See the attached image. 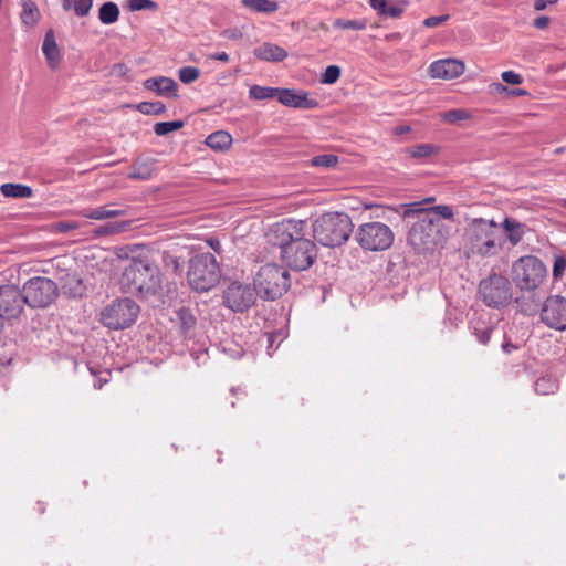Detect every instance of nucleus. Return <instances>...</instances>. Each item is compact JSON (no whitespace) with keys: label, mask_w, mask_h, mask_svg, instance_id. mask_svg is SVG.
I'll list each match as a JSON object with an SVG mask.
<instances>
[{"label":"nucleus","mask_w":566,"mask_h":566,"mask_svg":"<svg viewBox=\"0 0 566 566\" xmlns=\"http://www.w3.org/2000/svg\"><path fill=\"white\" fill-rule=\"evenodd\" d=\"M209 244L214 251L219 252L220 242L218 240H209Z\"/></svg>","instance_id":"62"},{"label":"nucleus","mask_w":566,"mask_h":566,"mask_svg":"<svg viewBox=\"0 0 566 566\" xmlns=\"http://www.w3.org/2000/svg\"><path fill=\"white\" fill-rule=\"evenodd\" d=\"M63 290L72 297L82 296L84 293V286L82 280L77 274H67Z\"/></svg>","instance_id":"33"},{"label":"nucleus","mask_w":566,"mask_h":566,"mask_svg":"<svg viewBox=\"0 0 566 566\" xmlns=\"http://www.w3.org/2000/svg\"><path fill=\"white\" fill-rule=\"evenodd\" d=\"M334 28L342 30H356L361 31L367 28V23L365 20H344L336 19L333 23Z\"/></svg>","instance_id":"41"},{"label":"nucleus","mask_w":566,"mask_h":566,"mask_svg":"<svg viewBox=\"0 0 566 566\" xmlns=\"http://www.w3.org/2000/svg\"><path fill=\"white\" fill-rule=\"evenodd\" d=\"M277 87L252 85L249 90V97L256 101L276 98Z\"/></svg>","instance_id":"34"},{"label":"nucleus","mask_w":566,"mask_h":566,"mask_svg":"<svg viewBox=\"0 0 566 566\" xmlns=\"http://www.w3.org/2000/svg\"><path fill=\"white\" fill-rule=\"evenodd\" d=\"M276 99L286 107L313 109L318 106V102L308 98V94L304 91H295L291 88H279Z\"/></svg>","instance_id":"16"},{"label":"nucleus","mask_w":566,"mask_h":566,"mask_svg":"<svg viewBox=\"0 0 566 566\" xmlns=\"http://www.w3.org/2000/svg\"><path fill=\"white\" fill-rule=\"evenodd\" d=\"M340 67L337 65H329L325 69L321 83L323 84H334L340 76Z\"/></svg>","instance_id":"45"},{"label":"nucleus","mask_w":566,"mask_h":566,"mask_svg":"<svg viewBox=\"0 0 566 566\" xmlns=\"http://www.w3.org/2000/svg\"><path fill=\"white\" fill-rule=\"evenodd\" d=\"M154 169L155 160L153 158L139 157L134 161L128 177L132 179L148 180L151 178Z\"/></svg>","instance_id":"25"},{"label":"nucleus","mask_w":566,"mask_h":566,"mask_svg":"<svg viewBox=\"0 0 566 566\" xmlns=\"http://www.w3.org/2000/svg\"><path fill=\"white\" fill-rule=\"evenodd\" d=\"M127 71V66L123 63H117L112 67V74L116 76H124L126 75Z\"/></svg>","instance_id":"55"},{"label":"nucleus","mask_w":566,"mask_h":566,"mask_svg":"<svg viewBox=\"0 0 566 566\" xmlns=\"http://www.w3.org/2000/svg\"><path fill=\"white\" fill-rule=\"evenodd\" d=\"M548 24H549V18L546 15H539L536 19H534V21H533V25L539 30L547 28Z\"/></svg>","instance_id":"54"},{"label":"nucleus","mask_w":566,"mask_h":566,"mask_svg":"<svg viewBox=\"0 0 566 566\" xmlns=\"http://www.w3.org/2000/svg\"><path fill=\"white\" fill-rule=\"evenodd\" d=\"M42 51L49 67L55 70L61 62V52L52 30H49L44 35Z\"/></svg>","instance_id":"21"},{"label":"nucleus","mask_w":566,"mask_h":566,"mask_svg":"<svg viewBox=\"0 0 566 566\" xmlns=\"http://www.w3.org/2000/svg\"><path fill=\"white\" fill-rule=\"evenodd\" d=\"M512 93L514 95H518V96L526 95V91H524V90H514V91H512Z\"/></svg>","instance_id":"64"},{"label":"nucleus","mask_w":566,"mask_h":566,"mask_svg":"<svg viewBox=\"0 0 566 566\" xmlns=\"http://www.w3.org/2000/svg\"><path fill=\"white\" fill-rule=\"evenodd\" d=\"M25 303L18 286L12 284L0 286V314L3 321L18 318Z\"/></svg>","instance_id":"15"},{"label":"nucleus","mask_w":566,"mask_h":566,"mask_svg":"<svg viewBox=\"0 0 566 566\" xmlns=\"http://www.w3.org/2000/svg\"><path fill=\"white\" fill-rule=\"evenodd\" d=\"M406 153L412 158H428L438 153V147L431 144H420L407 148Z\"/></svg>","instance_id":"35"},{"label":"nucleus","mask_w":566,"mask_h":566,"mask_svg":"<svg viewBox=\"0 0 566 566\" xmlns=\"http://www.w3.org/2000/svg\"><path fill=\"white\" fill-rule=\"evenodd\" d=\"M417 220L408 232V244L420 254H432L441 249L447 240V234L439 218L430 212L415 213Z\"/></svg>","instance_id":"3"},{"label":"nucleus","mask_w":566,"mask_h":566,"mask_svg":"<svg viewBox=\"0 0 566 566\" xmlns=\"http://www.w3.org/2000/svg\"><path fill=\"white\" fill-rule=\"evenodd\" d=\"M290 283L287 270L275 263L262 265L254 277L259 295L271 301L281 297L289 290Z\"/></svg>","instance_id":"8"},{"label":"nucleus","mask_w":566,"mask_h":566,"mask_svg":"<svg viewBox=\"0 0 566 566\" xmlns=\"http://www.w3.org/2000/svg\"><path fill=\"white\" fill-rule=\"evenodd\" d=\"M472 253L482 258L496 255L502 244L497 241V223L494 220L475 218L465 232Z\"/></svg>","instance_id":"5"},{"label":"nucleus","mask_w":566,"mask_h":566,"mask_svg":"<svg viewBox=\"0 0 566 566\" xmlns=\"http://www.w3.org/2000/svg\"><path fill=\"white\" fill-rule=\"evenodd\" d=\"M220 268L212 253H199L189 261L187 280L190 287L197 292H207L214 287L220 280Z\"/></svg>","instance_id":"7"},{"label":"nucleus","mask_w":566,"mask_h":566,"mask_svg":"<svg viewBox=\"0 0 566 566\" xmlns=\"http://www.w3.org/2000/svg\"><path fill=\"white\" fill-rule=\"evenodd\" d=\"M119 14L118 6L113 1L104 2L98 9V19L101 23L106 25L117 22Z\"/></svg>","instance_id":"28"},{"label":"nucleus","mask_w":566,"mask_h":566,"mask_svg":"<svg viewBox=\"0 0 566 566\" xmlns=\"http://www.w3.org/2000/svg\"><path fill=\"white\" fill-rule=\"evenodd\" d=\"M465 65L458 59H442L430 64L429 72L433 78L452 80L464 73Z\"/></svg>","instance_id":"17"},{"label":"nucleus","mask_w":566,"mask_h":566,"mask_svg":"<svg viewBox=\"0 0 566 566\" xmlns=\"http://www.w3.org/2000/svg\"><path fill=\"white\" fill-rule=\"evenodd\" d=\"M108 381L107 378H99L97 381L94 382V388L95 389H101L103 387L104 384H106Z\"/></svg>","instance_id":"60"},{"label":"nucleus","mask_w":566,"mask_h":566,"mask_svg":"<svg viewBox=\"0 0 566 566\" xmlns=\"http://www.w3.org/2000/svg\"><path fill=\"white\" fill-rule=\"evenodd\" d=\"M224 352H229V355L234 358V359H238L240 357H242L243 355V349L239 346H234V348H229V349H223Z\"/></svg>","instance_id":"58"},{"label":"nucleus","mask_w":566,"mask_h":566,"mask_svg":"<svg viewBox=\"0 0 566 566\" xmlns=\"http://www.w3.org/2000/svg\"><path fill=\"white\" fill-rule=\"evenodd\" d=\"M284 337L285 336L283 335L282 332H274V333L268 334V343H269V345L266 347V352H268L269 355H272V353H273V345L275 343H277V342H279V344H281L282 340L284 339Z\"/></svg>","instance_id":"51"},{"label":"nucleus","mask_w":566,"mask_h":566,"mask_svg":"<svg viewBox=\"0 0 566 566\" xmlns=\"http://www.w3.org/2000/svg\"><path fill=\"white\" fill-rule=\"evenodd\" d=\"M470 118V114L463 108L450 109L441 114V119L449 124H455Z\"/></svg>","instance_id":"40"},{"label":"nucleus","mask_w":566,"mask_h":566,"mask_svg":"<svg viewBox=\"0 0 566 566\" xmlns=\"http://www.w3.org/2000/svg\"><path fill=\"white\" fill-rule=\"evenodd\" d=\"M59 232L66 233L78 228V223L74 221H61L55 224Z\"/></svg>","instance_id":"52"},{"label":"nucleus","mask_w":566,"mask_h":566,"mask_svg":"<svg viewBox=\"0 0 566 566\" xmlns=\"http://www.w3.org/2000/svg\"><path fill=\"white\" fill-rule=\"evenodd\" d=\"M501 227L512 247H516L523 240L527 230V226L525 223L520 222L512 217H505Z\"/></svg>","instance_id":"19"},{"label":"nucleus","mask_w":566,"mask_h":566,"mask_svg":"<svg viewBox=\"0 0 566 566\" xmlns=\"http://www.w3.org/2000/svg\"><path fill=\"white\" fill-rule=\"evenodd\" d=\"M62 6L64 10H72L76 17L83 18L90 13L93 0H63Z\"/></svg>","instance_id":"30"},{"label":"nucleus","mask_w":566,"mask_h":566,"mask_svg":"<svg viewBox=\"0 0 566 566\" xmlns=\"http://www.w3.org/2000/svg\"><path fill=\"white\" fill-rule=\"evenodd\" d=\"M0 190L8 198H31L33 195L31 187L21 184H3Z\"/></svg>","instance_id":"29"},{"label":"nucleus","mask_w":566,"mask_h":566,"mask_svg":"<svg viewBox=\"0 0 566 566\" xmlns=\"http://www.w3.org/2000/svg\"><path fill=\"white\" fill-rule=\"evenodd\" d=\"M305 226L303 220L285 219L265 233L266 242L277 248L282 261L295 271L307 270L317 256L315 243L305 238Z\"/></svg>","instance_id":"1"},{"label":"nucleus","mask_w":566,"mask_h":566,"mask_svg":"<svg viewBox=\"0 0 566 566\" xmlns=\"http://www.w3.org/2000/svg\"><path fill=\"white\" fill-rule=\"evenodd\" d=\"M209 59L221 61V62H228L229 61V54L227 52H216L209 55Z\"/></svg>","instance_id":"57"},{"label":"nucleus","mask_w":566,"mask_h":566,"mask_svg":"<svg viewBox=\"0 0 566 566\" xmlns=\"http://www.w3.org/2000/svg\"><path fill=\"white\" fill-rule=\"evenodd\" d=\"M539 317L546 327L558 332L566 331V297L548 296L542 305Z\"/></svg>","instance_id":"14"},{"label":"nucleus","mask_w":566,"mask_h":566,"mask_svg":"<svg viewBox=\"0 0 566 566\" xmlns=\"http://www.w3.org/2000/svg\"><path fill=\"white\" fill-rule=\"evenodd\" d=\"M125 292L140 296L154 295L161 287L159 268L148 259H134L120 279Z\"/></svg>","instance_id":"2"},{"label":"nucleus","mask_w":566,"mask_h":566,"mask_svg":"<svg viewBox=\"0 0 566 566\" xmlns=\"http://www.w3.org/2000/svg\"><path fill=\"white\" fill-rule=\"evenodd\" d=\"M182 126L184 123L181 120L160 122L155 124L154 132L158 136H165L171 132L178 130Z\"/></svg>","instance_id":"42"},{"label":"nucleus","mask_w":566,"mask_h":566,"mask_svg":"<svg viewBox=\"0 0 566 566\" xmlns=\"http://www.w3.org/2000/svg\"><path fill=\"white\" fill-rule=\"evenodd\" d=\"M520 347H521L520 344H514L506 336H504V340L501 345V348L505 354L509 355V354L513 353L514 350H517Z\"/></svg>","instance_id":"53"},{"label":"nucleus","mask_w":566,"mask_h":566,"mask_svg":"<svg viewBox=\"0 0 566 566\" xmlns=\"http://www.w3.org/2000/svg\"><path fill=\"white\" fill-rule=\"evenodd\" d=\"M258 295L251 284L232 281L223 290L222 303L234 313H243L254 305Z\"/></svg>","instance_id":"13"},{"label":"nucleus","mask_w":566,"mask_h":566,"mask_svg":"<svg viewBox=\"0 0 566 566\" xmlns=\"http://www.w3.org/2000/svg\"><path fill=\"white\" fill-rule=\"evenodd\" d=\"M161 261L164 266L172 273H178L181 269V259L172 251H164Z\"/></svg>","instance_id":"37"},{"label":"nucleus","mask_w":566,"mask_h":566,"mask_svg":"<svg viewBox=\"0 0 566 566\" xmlns=\"http://www.w3.org/2000/svg\"><path fill=\"white\" fill-rule=\"evenodd\" d=\"M124 213H125L124 210L107 209L105 207H98L95 209L85 210L83 212V216L87 219L104 220V219H108V218L120 217Z\"/></svg>","instance_id":"32"},{"label":"nucleus","mask_w":566,"mask_h":566,"mask_svg":"<svg viewBox=\"0 0 566 566\" xmlns=\"http://www.w3.org/2000/svg\"><path fill=\"white\" fill-rule=\"evenodd\" d=\"M137 109L144 115H160L166 107L161 102H142L137 105Z\"/></svg>","instance_id":"39"},{"label":"nucleus","mask_w":566,"mask_h":566,"mask_svg":"<svg viewBox=\"0 0 566 566\" xmlns=\"http://www.w3.org/2000/svg\"><path fill=\"white\" fill-rule=\"evenodd\" d=\"M502 80L511 85H517L523 82V78L520 74L515 73L514 71H504L501 74Z\"/></svg>","instance_id":"50"},{"label":"nucleus","mask_w":566,"mask_h":566,"mask_svg":"<svg viewBox=\"0 0 566 566\" xmlns=\"http://www.w3.org/2000/svg\"><path fill=\"white\" fill-rule=\"evenodd\" d=\"M242 4L259 13H272L277 10L279 4L272 0H241Z\"/></svg>","instance_id":"31"},{"label":"nucleus","mask_w":566,"mask_h":566,"mask_svg":"<svg viewBox=\"0 0 566 566\" xmlns=\"http://www.w3.org/2000/svg\"><path fill=\"white\" fill-rule=\"evenodd\" d=\"M479 292L483 302L490 307H501L510 303L512 287L510 281L501 274H491L482 280Z\"/></svg>","instance_id":"12"},{"label":"nucleus","mask_w":566,"mask_h":566,"mask_svg":"<svg viewBox=\"0 0 566 566\" xmlns=\"http://www.w3.org/2000/svg\"><path fill=\"white\" fill-rule=\"evenodd\" d=\"M410 130V127L409 126H399L395 129L396 134H405V133H408Z\"/></svg>","instance_id":"63"},{"label":"nucleus","mask_w":566,"mask_h":566,"mask_svg":"<svg viewBox=\"0 0 566 566\" xmlns=\"http://www.w3.org/2000/svg\"><path fill=\"white\" fill-rule=\"evenodd\" d=\"M139 314L138 304L128 297L116 298L99 313V322L108 329L119 331L132 326Z\"/></svg>","instance_id":"9"},{"label":"nucleus","mask_w":566,"mask_h":566,"mask_svg":"<svg viewBox=\"0 0 566 566\" xmlns=\"http://www.w3.org/2000/svg\"><path fill=\"white\" fill-rule=\"evenodd\" d=\"M144 87L148 91L155 92L159 96L176 97L178 84L171 77L158 76L145 80Z\"/></svg>","instance_id":"18"},{"label":"nucleus","mask_w":566,"mask_h":566,"mask_svg":"<svg viewBox=\"0 0 566 566\" xmlns=\"http://www.w3.org/2000/svg\"><path fill=\"white\" fill-rule=\"evenodd\" d=\"M125 229L124 223H107L104 226H101L94 230V234L97 237L102 235H108L122 232Z\"/></svg>","instance_id":"47"},{"label":"nucleus","mask_w":566,"mask_h":566,"mask_svg":"<svg viewBox=\"0 0 566 566\" xmlns=\"http://www.w3.org/2000/svg\"><path fill=\"white\" fill-rule=\"evenodd\" d=\"M310 163L314 167L328 169V168L335 167L338 164V157L336 155H332V154H324V155L314 156L310 160Z\"/></svg>","instance_id":"38"},{"label":"nucleus","mask_w":566,"mask_h":566,"mask_svg":"<svg viewBox=\"0 0 566 566\" xmlns=\"http://www.w3.org/2000/svg\"><path fill=\"white\" fill-rule=\"evenodd\" d=\"M180 334L188 339L195 336L197 318L188 307H181L176 312Z\"/></svg>","instance_id":"23"},{"label":"nucleus","mask_w":566,"mask_h":566,"mask_svg":"<svg viewBox=\"0 0 566 566\" xmlns=\"http://www.w3.org/2000/svg\"><path fill=\"white\" fill-rule=\"evenodd\" d=\"M368 2L378 15L389 18H399L408 4L407 1L388 2L387 0H368Z\"/></svg>","instance_id":"20"},{"label":"nucleus","mask_w":566,"mask_h":566,"mask_svg":"<svg viewBox=\"0 0 566 566\" xmlns=\"http://www.w3.org/2000/svg\"><path fill=\"white\" fill-rule=\"evenodd\" d=\"M178 76L184 84H190L200 76V71L195 66H184L179 69Z\"/></svg>","instance_id":"43"},{"label":"nucleus","mask_w":566,"mask_h":566,"mask_svg":"<svg viewBox=\"0 0 566 566\" xmlns=\"http://www.w3.org/2000/svg\"><path fill=\"white\" fill-rule=\"evenodd\" d=\"M493 327L482 319V315L478 319L470 321V331L476 337L478 342L486 345L490 340Z\"/></svg>","instance_id":"26"},{"label":"nucleus","mask_w":566,"mask_h":566,"mask_svg":"<svg viewBox=\"0 0 566 566\" xmlns=\"http://www.w3.org/2000/svg\"><path fill=\"white\" fill-rule=\"evenodd\" d=\"M449 14L432 15L423 20V25L427 28H436L449 20Z\"/></svg>","instance_id":"49"},{"label":"nucleus","mask_w":566,"mask_h":566,"mask_svg":"<svg viewBox=\"0 0 566 566\" xmlns=\"http://www.w3.org/2000/svg\"><path fill=\"white\" fill-rule=\"evenodd\" d=\"M533 7L536 11H543L546 9L547 2L546 0H535Z\"/></svg>","instance_id":"59"},{"label":"nucleus","mask_w":566,"mask_h":566,"mask_svg":"<svg viewBox=\"0 0 566 566\" xmlns=\"http://www.w3.org/2000/svg\"><path fill=\"white\" fill-rule=\"evenodd\" d=\"M312 228L313 237L319 244L335 248L349 239L354 224L347 213L329 212L317 218Z\"/></svg>","instance_id":"4"},{"label":"nucleus","mask_w":566,"mask_h":566,"mask_svg":"<svg viewBox=\"0 0 566 566\" xmlns=\"http://www.w3.org/2000/svg\"><path fill=\"white\" fill-rule=\"evenodd\" d=\"M38 8L33 3H24L21 17L25 24H34L38 21Z\"/></svg>","instance_id":"46"},{"label":"nucleus","mask_w":566,"mask_h":566,"mask_svg":"<svg viewBox=\"0 0 566 566\" xmlns=\"http://www.w3.org/2000/svg\"><path fill=\"white\" fill-rule=\"evenodd\" d=\"M566 270V258L563 255H556L553 264V276L559 279L564 275Z\"/></svg>","instance_id":"48"},{"label":"nucleus","mask_w":566,"mask_h":566,"mask_svg":"<svg viewBox=\"0 0 566 566\" xmlns=\"http://www.w3.org/2000/svg\"><path fill=\"white\" fill-rule=\"evenodd\" d=\"M23 301L30 307H46L57 296V286L49 277L34 276L29 279L21 291Z\"/></svg>","instance_id":"11"},{"label":"nucleus","mask_w":566,"mask_h":566,"mask_svg":"<svg viewBox=\"0 0 566 566\" xmlns=\"http://www.w3.org/2000/svg\"><path fill=\"white\" fill-rule=\"evenodd\" d=\"M127 9L132 12L140 10H156L157 3L151 0H127Z\"/></svg>","instance_id":"44"},{"label":"nucleus","mask_w":566,"mask_h":566,"mask_svg":"<svg viewBox=\"0 0 566 566\" xmlns=\"http://www.w3.org/2000/svg\"><path fill=\"white\" fill-rule=\"evenodd\" d=\"M394 238L392 230L378 221L360 224L355 234L359 247L367 251H385L391 247Z\"/></svg>","instance_id":"10"},{"label":"nucleus","mask_w":566,"mask_h":566,"mask_svg":"<svg viewBox=\"0 0 566 566\" xmlns=\"http://www.w3.org/2000/svg\"><path fill=\"white\" fill-rule=\"evenodd\" d=\"M492 87H493V88H494V91H496V92H504V91H506V90H507V88H506V86H504V85H503V84H501V83H494V84H492Z\"/></svg>","instance_id":"61"},{"label":"nucleus","mask_w":566,"mask_h":566,"mask_svg":"<svg viewBox=\"0 0 566 566\" xmlns=\"http://www.w3.org/2000/svg\"><path fill=\"white\" fill-rule=\"evenodd\" d=\"M254 55L266 62H281L287 57V52L277 44L265 42L253 51Z\"/></svg>","instance_id":"22"},{"label":"nucleus","mask_w":566,"mask_h":566,"mask_svg":"<svg viewBox=\"0 0 566 566\" xmlns=\"http://www.w3.org/2000/svg\"><path fill=\"white\" fill-rule=\"evenodd\" d=\"M535 391L539 395H549L557 390V382L551 377H542L535 381Z\"/></svg>","instance_id":"36"},{"label":"nucleus","mask_w":566,"mask_h":566,"mask_svg":"<svg viewBox=\"0 0 566 566\" xmlns=\"http://www.w3.org/2000/svg\"><path fill=\"white\" fill-rule=\"evenodd\" d=\"M223 35L228 39L238 40L242 38V33L238 29H230L223 32Z\"/></svg>","instance_id":"56"},{"label":"nucleus","mask_w":566,"mask_h":566,"mask_svg":"<svg viewBox=\"0 0 566 566\" xmlns=\"http://www.w3.org/2000/svg\"><path fill=\"white\" fill-rule=\"evenodd\" d=\"M232 144V137L224 130H217L211 133L207 139L206 145L214 150L228 149Z\"/></svg>","instance_id":"27"},{"label":"nucleus","mask_w":566,"mask_h":566,"mask_svg":"<svg viewBox=\"0 0 566 566\" xmlns=\"http://www.w3.org/2000/svg\"><path fill=\"white\" fill-rule=\"evenodd\" d=\"M546 276V265L535 255H523L512 263V282L521 292L537 290L544 283Z\"/></svg>","instance_id":"6"},{"label":"nucleus","mask_w":566,"mask_h":566,"mask_svg":"<svg viewBox=\"0 0 566 566\" xmlns=\"http://www.w3.org/2000/svg\"><path fill=\"white\" fill-rule=\"evenodd\" d=\"M420 202H412L407 206V209L403 212L405 218H410L415 213H422V212H430L431 216L434 217L437 214L438 217H441L443 219H452L453 218V209L450 206L447 205H439L434 206L428 209H423L420 207Z\"/></svg>","instance_id":"24"}]
</instances>
